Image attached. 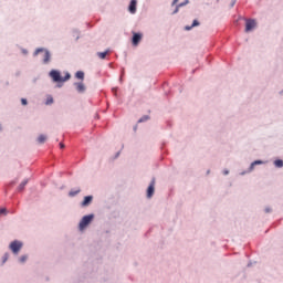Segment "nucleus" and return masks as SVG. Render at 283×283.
Returning a JSON list of instances; mask_svg holds the SVG:
<instances>
[{"mask_svg": "<svg viewBox=\"0 0 283 283\" xmlns=\"http://www.w3.org/2000/svg\"><path fill=\"white\" fill-rule=\"evenodd\" d=\"M50 77L52 78V81H54V83H65V81H70L71 75L70 73H66V75L62 77L59 71L52 70L50 72Z\"/></svg>", "mask_w": 283, "mask_h": 283, "instance_id": "obj_1", "label": "nucleus"}, {"mask_svg": "<svg viewBox=\"0 0 283 283\" xmlns=\"http://www.w3.org/2000/svg\"><path fill=\"white\" fill-rule=\"evenodd\" d=\"M10 250L12 251V253H14V255H19V251H21V249H23V242L21 241H12L9 245Z\"/></svg>", "mask_w": 283, "mask_h": 283, "instance_id": "obj_2", "label": "nucleus"}, {"mask_svg": "<svg viewBox=\"0 0 283 283\" xmlns=\"http://www.w3.org/2000/svg\"><path fill=\"white\" fill-rule=\"evenodd\" d=\"M92 220H94V214L83 217L80 222V231H83L90 224V222H92Z\"/></svg>", "mask_w": 283, "mask_h": 283, "instance_id": "obj_3", "label": "nucleus"}, {"mask_svg": "<svg viewBox=\"0 0 283 283\" xmlns=\"http://www.w3.org/2000/svg\"><path fill=\"white\" fill-rule=\"evenodd\" d=\"M40 52H44L43 63H44V64L50 63V59H51V56H52V55L50 54V51L44 50V49H38V50L34 52V56H38Z\"/></svg>", "mask_w": 283, "mask_h": 283, "instance_id": "obj_4", "label": "nucleus"}, {"mask_svg": "<svg viewBox=\"0 0 283 283\" xmlns=\"http://www.w3.org/2000/svg\"><path fill=\"white\" fill-rule=\"evenodd\" d=\"M155 190H156V179H153L147 189V198H151L154 196Z\"/></svg>", "mask_w": 283, "mask_h": 283, "instance_id": "obj_5", "label": "nucleus"}, {"mask_svg": "<svg viewBox=\"0 0 283 283\" xmlns=\"http://www.w3.org/2000/svg\"><path fill=\"white\" fill-rule=\"evenodd\" d=\"M255 20H247L245 22V32H251V30L255 29Z\"/></svg>", "mask_w": 283, "mask_h": 283, "instance_id": "obj_6", "label": "nucleus"}, {"mask_svg": "<svg viewBox=\"0 0 283 283\" xmlns=\"http://www.w3.org/2000/svg\"><path fill=\"white\" fill-rule=\"evenodd\" d=\"M143 41V34L142 33H134L133 34V45H138Z\"/></svg>", "mask_w": 283, "mask_h": 283, "instance_id": "obj_7", "label": "nucleus"}, {"mask_svg": "<svg viewBox=\"0 0 283 283\" xmlns=\"http://www.w3.org/2000/svg\"><path fill=\"white\" fill-rule=\"evenodd\" d=\"M92 200H94V197L92 196H86L84 197V200L82 202V207H87L92 203Z\"/></svg>", "mask_w": 283, "mask_h": 283, "instance_id": "obj_8", "label": "nucleus"}, {"mask_svg": "<svg viewBox=\"0 0 283 283\" xmlns=\"http://www.w3.org/2000/svg\"><path fill=\"white\" fill-rule=\"evenodd\" d=\"M136 3H137L136 0L130 1V4L128 7L130 14H136Z\"/></svg>", "mask_w": 283, "mask_h": 283, "instance_id": "obj_9", "label": "nucleus"}, {"mask_svg": "<svg viewBox=\"0 0 283 283\" xmlns=\"http://www.w3.org/2000/svg\"><path fill=\"white\" fill-rule=\"evenodd\" d=\"M75 87H76V91L80 93L85 92V84H83V82L75 83Z\"/></svg>", "mask_w": 283, "mask_h": 283, "instance_id": "obj_10", "label": "nucleus"}, {"mask_svg": "<svg viewBox=\"0 0 283 283\" xmlns=\"http://www.w3.org/2000/svg\"><path fill=\"white\" fill-rule=\"evenodd\" d=\"M75 76L76 78H80V81H83V78H85V73L83 71H77Z\"/></svg>", "mask_w": 283, "mask_h": 283, "instance_id": "obj_11", "label": "nucleus"}, {"mask_svg": "<svg viewBox=\"0 0 283 283\" xmlns=\"http://www.w3.org/2000/svg\"><path fill=\"white\" fill-rule=\"evenodd\" d=\"M25 185H28V179L23 180L19 187H18V191H23V189H25Z\"/></svg>", "mask_w": 283, "mask_h": 283, "instance_id": "obj_12", "label": "nucleus"}, {"mask_svg": "<svg viewBox=\"0 0 283 283\" xmlns=\"http://www.w3.org/2000/svg\"><path fill=\"white\" fill-rule=\"evenodd\" d=\"M198 25H200V22H198V20H193L192 25L191 27H189V25L185 27V30H191V28H196Z\"/></svg>", "mask_w": 283, "mask_h": 283, "instance_id": "obj_13", "label": "nucleus"}, {"mask_svg": "<svg viewBox=\"0 0 283 283\" xmlns=\"http://www.w3.org/2000/svg\"><path fill=\"white\" fill-rule=\"evenodd\" d=\"M45 140H48V137L45 135H40L38 137V143H40V145H43V143H45Z\"/></svg>", "mask_w": 283, "mask_h": 283, "instance_id": "obj_14", "label": "nucleus"}, {"mask_svg": "<svg viewBox=\"0 0 283 283\" xmlns=\"http://www.w3.org/2000/svg\"><path fill=\"white\" fill-rule=\"evenodd\" d=\"M78 193H81V189L71 190V191L69 192V196H70L71 198H74V196H78Z\"/></svg>", "mask_w": 283, "mask_h": 283, "instance_id": "obj_15", "label": "nucleus"}, {"mask_svg": "<svg viewBox=\"0 0 283 283\" xmlns=\"http://www.w3.org/2000/svg\"><path fill=\"white\" fill-rule=\"evenodd\" d=\"M264 161L262 160H255L251 164L250 166V170L253 171V168L255 167V165H263Z\"/></svg>", "mask_w": 283, "mask_h": 283, "instance_id": "obj_16", "label": "nucleus"}, {"mask_svg": "<svg viewBox=\"0 0 283 283\" xmlns=\"http://www.w3.org/2000/svg\"><path fill=\"white\" fill-rule=\"evenodd\" d=\"M108 52L109 51L99 52V53H97V56L103 60V59H105L107 56Z\"/></svg>", "mask_w": 283, "mask_h": 283, "instance_id": "obj_17", "label": "nucleus"}, {"mask_svg": "<svg viewBox=\"0 0 283 283\" xmlns=\"http://www.w3.org/2000/svg\"><path fill=\"white\" fill-rule=\"evenodd\" d=\"M188 1H186L185 3H180L176 7L175 11L172 12V14H177L179 8H182V6H187Z\"/></svg>", "mask_w": 283, "mask_h": 283, "instance_id": "obj_18", "label": "nucleus"}, {"mask_svg": "<svg viewBox=\"0 0 283 283\" xmlns=\"http://www.w3.org/2000/svg\"><path fill=\"white\" fill-rule=\"evenodd\" d=\"M274 165H275V167H277V168H282V167H283V160L277 159V160L274 161Z\"/></svg>", "mask_w": 283, "mask_h": 283, "instance_id": "obj_19", "label": "nucleus"}, {"mask_svg": "<svg viewBox=\"0 0 283 283\" xmlns=\"http://www.w3.org/2000/svg\"><path fill=\"white\" fill-rule=\"evenodd\" d=\"M0 216H8V210L6 208H1Z\"/></svg>", "mask_w": 283, "mask_h": 283, "instance_id": "obj_20", "label": "nucleus"}, {"mask_svg": "<svg viewBox=\"0 0 283 283\" xmlns=\"http://www.w3.org/2000/svg\"><path fill=\"white\" fill-rule=\"evenodd\" d=\"M52 103H54V98L48 97L46 105H52Z\"/></svg>", "mask_w": 283, "mask_h": 283, "instance_id": "obj_21", "label": "nucleus"}, {"mask_svg": "<svg viewBox=\"0 0 283 283\" xmlns=\"http://www.w3.org/2000/svg\"><path fill=\"white\" fill-rule=\"evenodd\" d=\"M145 120H149V116L142 117L138 123H145Z\"/></svg>", "mask_w": 283, "mask_h": 283, "instance_id": "obj_22", "label": "nucleus"}, {"mask_svg": "<svg viewBox=\"0 0 283 283\" xmlns=\"http://www.w3.org/2000/svg\"><path fill=\"white\" fill-rule=\"evenodd\" d=\"M27 260H28V255H22L21 258H20V262H27Z\"/></svg>", "mask_w": 283, "mask_h": 283, "instance_id": "obj_23", "label": "nucleus"}, {"mask_svg": "<svg viewBox=\"0 0 283 283\" xmlns=\"http://www.w3.org/2000/svg\"><path fill=\"white\" fill-rule=\"evenodd\" d=\"M21 103H22V105H28V99L22 98V99H21Z\"/></svg>", "mask_w": 283, "mask_h": 283, "instance_id": "obj_24", "label": "nucleus"}, {"mask_svg": "<svg viewBox=\"0 0 283 283\" xmlns=\"http://www.w3.org/2000/svg\"><path fill=\"white\" fill-rule=\"evenodd\" d=\"M60 148H61V149H65V144L60 143Z\"/></svg>", "mask_w": 283, "mask_h": 283, "instance_id": "obj_25", "label": "nucleus"}, {"mask_svg": "<svg viewBox=\"0 0 283 283\" xmlns=\"http://www.w3.org/2000/svg\"><path fill=\"white\" fill-rule=\"evenodd\" d=\"M179 0H174L172 1V6H176V3H178Z\"/></svg>", "mask_w": 283, "mask_h": 283, "instance_id": "obj_26", "label": "nucleus"}, {"mask_svg": "<svg viewBox=\"0 0 283 283\" xmlns=\"http://www.w3.org/2000/svg\"><path fill=\"white\" fill-rule=\"evenodd\" d=\"M235 6V1L232 2V7Z\"/></svg>", "mask_w": 283, "mask_h": 283, "instance_id": "obj_27", "label": "nucleus"}, {"mask_svg": "<svg viewBox=\"0 0 283 283\" xmlns=\"http://www.w3.org/2000/svg\"><path fill=\"white\" fill-rule=\"evenodd\" d=\"M6 260H8V258H4L3 262H6Z\"/></svg>", "mask_w": 283, "mask_h": 283, "instance_id": "obj_28", "label": "nucleus"}, {"mask_svg": "<svg viewBox=\"0 0 283 283\" xmlns=\"http://www.w3.org/2000/svg\"><path fill=\"white\" fill-rule=\"evenodd\" d=\"M269 211H270V210L268 209L266 212L269 213Z\"/></svg>", "mask_w": 283, "mask_h": 283, "instance_id": "obj_29", "label": "nucleus"}, {"mask_svg": "<svg viewBox=\"0 0 283 283\" xmlns=\"http://www.w3.org/2000/svg\"><path fill=\"white\" fill-rule=\"evenodd\" d=\"M226 174H229V171H226Z\"/></svg>", "mask_w": 283, "mask_h": 283, "instance_id": "obj_30", "label": "nucleus"}]
</instances>
